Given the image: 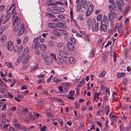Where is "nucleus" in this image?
<instances>
[{"label":"nucleus","mask_w":131,"mask_h":131,"mask_svg":"<svg viewBox=\"0 0 131 131\" xmlns=\"http://www.w3.org/2000/svg\"><path fill=\"white\" fill-rule=\"evenodd\" d=\"M89 2L85 1L83 4L80 5L78 4L77 6V9H79V10L80 8L81 9V11L82 12L85 10L88 7Z\"/></svg>","instance_id":"obj_1"},{"label":"nucleus","mask_w":131,"mask_h":131,"mask_svg":"<svg viewBox=\"0 0 131 131\" xmlns=\"http://www.w3.org/2000/svg\"><path fill=\"white\" fill-rule=\"evenodd\" d=\"M95 21L94 19H92L90 18H89L87 22V25L89 28H91L93 25L95 23Z\"/></svg>","instance_id":"obj_2"},{"label":"nucleus","mask_w":131,"mask_h":131,"mask_svg":"<svg viewBox=\"0 0 131 131\" xmlns=\"http://www.w3.org/2000/svg\"><path fill=\"white\" fill-rule=\"evenodd\" d=\"M94 7L92 4H90L88 8L86 13V15L87 16H89L93 10Z\"/></svg>","instance_id":"obj_3"},{"label":"nucleus","mask_w":131,"mask_h":131,"mask_svg":"<svg viewBox=\"0 0 131 131\" xmlns=\"http://www.w3.org/2000/svg\"><path fill=\"white\" fill-rule=\"evenodd\" d=\"M99 23H95L94 24H93L92 28V31L93 32L97 31L99 30Z\"/></svg>","instance_id":"obj_4"},{"label":"nucleus","mask_w":131,"mask_h":131,"mask_svg":"<svg viewBox=\"0 0 131 131\" xmlns=\"http://www.w3.org/2000/svg\"><path fill=\"white\" fill-rule=\"evenodd\" d=\"M58 52H59V55L61 57L66 58L67 56V53L65 52L61 51L60 49H58Z\"/></svg>","instance_id":"obj_5"},{"label":"nucleus","mask_w":131,"mask_h":131,"mask_svg":"<svg viewBox=\"0 0 131 131\" xmlns=\"http://www.w3.org/2000/svg\"><path fill=\"white\" fill-rule=\"evenodd\" d=\"M16 15L14 17H16V19H14V21L13 22V25H18L20 24L21 22V19L20 18H18V17L16 16Z\"/></svg>","instance_id":"obj_6"},{"label":"nucleus","mask_w":131,"mask_h":131,"mask_svg":"<svg viewBox=\"0 0 131 131\" xmlns=\"http://www.w3.org/2000/svg\"><path fill=\"white\" fill-rule=\"evenodd\" d=\"M46 63L47 65L51 64L52 62L53 59L50 56H47L46 58Z\"/></svg>","instance_id":"obj_7"},{"label":"nucleus","mask_w":131,"mask_h":131,"mask_svg":"<svg viewBox=\"0 0 131 131\" xmlns=\"http://www.w3.org/2000/svg\"><path fill=\"white\" fill-rule=\"evenodd\" d=\"M8 19L6 18L5 16L2 15L0 18V22L1 23H2L3 24H5L7 21Z\"/></svg>","instance_id":"obj_8"},{"label":"nucleus","mask_w":131,"mask_h":131,"mask_svg":"<svg viewBox=\"0 0 131 131\" xmlns=\"http://www.w3.org/2000/svg\"><path fill=\"white\" fill-rule=\"evenodd\" d=\"M15 6V5L14 4H13L8 9L9 11H10L13 7V10L12 11V14L13 15L12 17H14L16 15V12L15 9L14 8Z\"/></svg>","instance_id":"obj_9"},{"label":"nucleus","mask_w":131,"mask_h":131,"mask_svg":"<svg viewBox=\"0 0 131 131\" xmlns=\"http://www.w3.org/2000/svg\"><path fill=\"white\" fill-rule=\"evenodd\" d=\"M7 48L10 51H12L13 48V44L12 41H9L7 43Z\"/></svg>","instance_id":"obj_10"},{"label":"nucleus","mask_w":131,"mask_h":131,"mask_svg":"<svg viewBox=\"0 0 131 131\" xmlns=\"http://www.w3.org/2000/svg\"><path fill=\"white\" fill-rule=\"evenodd\" d=\"M23 26L24 25H22V26L18 32L17 34H16V35L20 36L23 34L25 31V29Z\"/></svg>","instance_id":"obj_11"},{"label":"nucleus","mask_w":131,"mask_h":131,"mask_svg":"<svg viewBox=\"0 0 131 131\" xmlns=\"http://www.w3.org/2000/svg\"><path fill=\"white\" fill-rule=\"evenodd\" d=\"M107 25H106V24H103L101 25L100 28V30L101 31L103 30L104 32L106 31L107 29Z\"/></svg>","instance_id":"obj_12"},{"label":"nucleus","mask_w":131,"mask_h":131,"mask_svg":"<svg viewBox=\"0 0 131 131\" xmlns=\"http://www.w3.org/2000/svg\"><path fill=\"white\" fill-rule=\"evenodd\" d=\"M53 82H54L56 83H58L62 81V80L61 78H57L56 77H54L52 78Z\"/></svg>","instance_id":"obj_13"},{"label":"nucleus","mask_w":131,"mask_h":131,"mask_svg":"<svg viewBox=\"0 0 131 131\" xmlns=\"http://www.w3.org/2000/svg\"><path fill=\"white\" fill-rule=\"evenodd\" d=\"M67 46L70 50L73 51L74 50V47L73 45L71 42H68L67 44Z\"/></svg>","instance_id":"obj_14"},{"label":"nucleus","mask_w":131,"mask_h":131,"mask_svg":"<svg viewBox=\"0 0 131 131\" xmlns=\"http://www.w3.org/2000/svg\"><path fill=\"white\" fill-rule=\"evenodd\" d=\"M115 2L116 4L118 9L120 11H121L122 9V5L120 3L118 0H116Z\"/></svg>","instance_id":"obj_15"},{"label":"nucleus","mask_w":131,"mask_h":131,"mask_svg":"<svg viewBox=\"0 0 131 131\" xmlns=\"http://www.w3.org/2000/svg\"><path fill=\"white\" fill-rule=\"evenodd\" d=\"M109 115L110 117V119H112V120L115 121H117V117L116 115H113L111 113H110Z\"/></svg>","instance_id":"obj_16"},{"label":"nucleus","mask_w":131,"mask_h":131,"mask_svg":"<svg viewBox=\"0 0 131 131\" xmlns=\"http://www.w3.org/2000/svg\"><path fill=\"white\" fill-rule=\"evenodd\" d=\"M108 17L109 21L111 23L114 22V19L112 14L111 13H109L108 14Z\"/></svg>","instance_id":"obj_17"},{"label":"nucleus","mask_w":131,"mask_h":131,"mask_svg":"<svg viewBox=\"0 0 131 131\" xmlns=\"http://www.w3.org/2000/svg\"><path fill=\"white\" fill-rule=\"evenodd\" d=\"M14 125L15 127L17 129L20 130L22 128V126L20 125L19 122L16 124L14 123Z\"/></svg>","instance_id":"obj_18"},{"label":"nucleus","mask_w":131,"mask_h":131,"mask_svg":"<svg viewBox=\"0 0 131 131\" xmlns=\"http://www.w3.org/2000/svg\"><path fill=\"white\" fill-rule=\"evenodd\" d=\"M30 56L29 55L26 56L25 58H24L22 61L23 63H28V62L29 60Z\"/></svg>","instance_id":"obj_19"},{"label":"nucleus","mask_w":131,"mask_h":131,"mask_svg":"<svg viewBox=\"0 0 131 131\" xmlns=\"http://www.w3.org/2000/svg\"><path fill=\"white\" fill-rule=\"evenodd\" d=\"M126 74L125 72H123L118 73L116 75L117 78H120L123 77Z\"/></svg>","instance_id":"obj_20"},{"label":"nucleus","mask_w":131,"mask_h":131,"mask_svg":"<svg viewBox=\"0 0 131 131\" xmlns=\"http://www.w3.org/2000/svg\"><path fill=\"white\" fill-rule=\"evenodd\" d=\"M61 30L59 29H54L52 31V33L56 35L59 36L60 34L59 33V32Z\"/></svg>","instance_id":"obj_21"},{"label":"nucleus","mask_w":131,"mask_h":131,"mask_svg":"<svg viewBox=\"0 0 131 131\" xmlns=\"http://www.w3.org/2000/svg\"><path fill=\"white\" fill-rule=\"evenodd\" d=\"M122 82L124 85H126L129 82L128 79L127 78H124L122 80Z\"/></svg>","instance_id":"obj_22"},{"label":"nucleus","mask_w":131,"mask_h":131,"mask_svg":"<svg viewBox=\"0 0 131 131\" xmlns=\"http://www.w3.org/2000/svg\"><path fill=\"white\" fill-rule=\"evenodd\" d=\"M6 39V36L5 35H3L1 37L0 41L2 42H5Z\"/></svg>","instance_id":"obj_23"},{"label":"nucleus","mask_w":131,"mask_h":131,"mask_svg":"<svg viewBox=\"0 0 131 131\" xmlns=\"http://www.w3.org/2000/svg\"><path fill=\"white\" fill-rule=\"evenodd\" d=\"M48 26L49 27L51 28H54L56 27V24L53 23H49Z\"/></svg>","instance_id":"obj_24"},{"label":"nucleus","mask_w":131,"mask_h":131,"mask_svg":"<svg viewBox=\"0 0 131 131\" xmlns=\"http://www.w3.org/2000/svg\"><path fill=\"white\" fill-rule=\"evenodd\" d=\"M103 20L106 25H108V19L107 17L105 15H104L103 17Z\"/></svg>","instance_id":"obj_25"},{"label":"nucleus","mask_w":131,"mask_h":131,"mask_svg":"<svg viewBox=\"0 0 131 131\" xmlns=\"http://www.w3.org/2000/svg\"><path fill=\"white\" fill-rule=\"evenodd\" d=\"M23 63V69L24 70H26L27 68L28 63Z\"/></svg>","instance_id":"obj_26"},{"label":"nucleus","mask_w":131,"mask_h":131,"mask_svg":"<svg viewBox=\"0 0 131 131\" xmlns=\"http://www.w3.org/2000/svg\"><path fill=\"white\" fill-rule=\"evenodd\" d=\"M41 49L42 50H45L46 49V46L43 44H41L40 46Z\"/></svg>","instance_id":"obj_27"},{"label":"nucleus","mask_w":131,"mask_h":131,"mask_svg":"<svg viewBox=\"0 0 131 131\" xmlns=\"http://www.w3.org/2000/svg\"><path fill=\"white\" fill-rule=\"evenodd\" d=\"M123 27L122 25H121L118 28V32L119 33H120L121 31L123 30Z\"/></svg>","instance_id":"obj_28"},{"label":"nucleus","mask_w":131,"mask_h":131,"mask_svg":"<svg viewBox=\"0 0 131 131\" xmlns=\"http://www.w3.org/2000/svg\"><path fill=\"white\" fill-rule=\"evenodd\" d=\"M56 46L57 48L58 49H59L63 47V45L62 43L60 42L57 43Z\"/></svg>","instance_id":"obj_29"},{"label":"nucleus","mask_w":131,"mask_h":131,"mask_svg":"<svg viewBox=\"0 0 131 131\" xmlns=\"http://www.w3.org/2000/svg\"><path fill=\"white\" fill-rule=\"evenodd\" d=\"M108 9L110 10L111 13H112L113 14L114 12V9L113 8V7L111 5H110L108 7Z\"/></svg>","instance_id":"obj_30"},{"label":"nucleus","mask_w":131,"mask_h":131,"mask_svg":"<svg viewBox=\"0 0 131 131\" xmlns=\"http://www.w3.org/2000/svg\"><path fill=\"white\" fill-rule=\"evenodd\" d=\"M109 107L108 105H106L105 106V108L104 111H106V114L107 115L108 114V113L109 112Z\"/></svg>","instance_id":"obj_31"},{"label":"nucleus","mask_w":131,"mask_h":131,"mask_svg":"<svg viewBox=\"0 0 131 131\" xmlns=\"http://www.w3.org/2000/svg\"><path fill=\"white\" fill-rule=\"evenodd\" d=\"M130 7L129 6H128L125 8V9L123 12V13L125 15L127 14V13L128 12L129 9Z\"/></svg>","instance_id":"obj_32"},{"label":"nucleus","mask_w":131,"mask_h":131,"mask_svg":"<svg viewBox=\"0 0 131 131\" xmlns=\"http://www.w3.org/2000/svg\"><path fill=\"white\" fill-rule=\"evenodd\" d=\"M56 27H59L61 28L63 26V24L61 22H58L56 24Z\"/></svg>","instance_id":"obj_33"},{"label":"nucleus","mask_w":131,"mask_h":131,"mask_svg":"<svg viewBox=\"0 0 131 131\" xmlns=\"http://www.w3.org/2000/svg\"><path fill=\"white\" fill-rule=\"evenodd\" d=\"M77 19L79 20L82 21L83 20L84 18H83V16L81 14H79L77 17Z\"/></svg>","instance_id":"obj_34"},{"label":"nucleus","mask_w":131,"mask_h":131,"mask_svg":"<svg viewBox=\"0 0 131 131\" xmlns=\"http://www.w3.org/2000/svg\"><path fill=\"white\" fill-rule=\"evenodd\" d=\"M38 102L39 105H41V106H44V103L43 101L41 99L38 100Z\"/></svg>","instance_id":"obj_35"},{"label":"nucleus","mask_w":131,"mask_h":131,"mask_svg":"<svg viewBox=\"0 0 131 131\" xmlns=\"http://www.w3.org/2000/svg\"><path fill=\"white\" fill-rule=\"evenodd\" d=\"M69 60L70 61L71 63H74L75 60V59L73 57H70Z\"/></svg>","instance_id":"obj_36"},{"label":"nucleus","mask_w":131,"mask_h":131,"mask_svg":"<svg viewBox=\"0 0 131 131\" xmlns=\"http://www.w3.org/2000/svg\"><path fill=\"white\" fill-rule=\"evenodd\" d=\"M5 66L11 68H13V66H12L11 63H9L6 62L5 63Z\"/></svg>","instance_id":"obj_37"},{"label":"nucleus","mask_w":131,"mask_h":131,"mask_svg":"<svg viewBox=\"0 0 131 131\" xmlns=\"http://www.w3.org/2000/svg\"><path fill=\"white\" fill-rule=\"evenodd\" d=\"M29 48L27 47H26L24 49L23 53H25L26 54H28L29 53Z\"/></svg>","instance_id":"obj_38"},{"label":"nucleus","mask_w":131,"mask_h":131,"mask_svg":"<svg viewBox=\"0 0 131 131\" xmlns=\"http://www.w3.org/2000/svg\"><path fill=\"white\" fill-rule=\"evenodd\" d=\"M57 62L58 63L61 64L63 62V60L61 58L59 57L57 59Z\"/></svg>","instance_id":"obj_39"},{"label":"nucleus","mask_w":131,"mask_h":131,"mask_svg":"<svg viewBox=\"0 0 131 131\" xmlns=\"http://www.w3.org/2000/svg\"><path fill=\"white\" fill-rule=\"evenodd\" d=\"M5 30V27H1L0 28V36L3 33Z\"/></svg>","instance_id":"obj_40"},{"label":"nucleus","mask_w":131,"mask_h":131,"mask_svg":"<svg viewBox=\"0 0 131 131\" xmlns=\"http://www.w3.org/2000/svg\"><path fill=\"white\" fill-rule=\"evenodd\" d=\"M41 35L38 36V37L35 38L33 40V42L34 43H36L38 40L41 38Z\"/></svg>","instance_id":"obj_41"},{"label":"nucleus","mask_w":131,"mask_h":131,"mask_svg":"<svg viewBox=\"0 0 131 131\" xmlns=\"http://www.w3.org/2000/svg\"><path fill=\"white\" fill-rule=\"evenodd\" d=\"M95 54V51L94 50H92L90 53V57H93L94 56Z\"/></svg>","instance_id":"obj_42"},{"label":"nucleus","mask_w":131,"mask_h":131,"mask_svg":"<svg viewBox=\"0 0 131 131\" xmlns=\"http://www.w3.org/2000/svg\"><path fill=\"white\" fill-rule=\"evenodd\" d=\"M105 74L106 72L105 71H103L101 73V74L99 75V77L100 78L103 77Z\"/></svg>","instance_id":"obj_43"},{"label":"nucleus","mask_w":131,"mask_h":131,"mask_svg":"<svg viewBox=\"0 0 131 131\" xmlns=\"http://www.w3.org/2000/svg\"><path fill=\"white\" fill-rule=\"evenodd\" d=\"M57 9H53V10H52L51 11L54 14H59V10Z\"/></svg>","instance_id":"obj_44"},{"label":"nucleus","mask_w":131,"mask_h":131,"mask_svg":"<svg viewBox=\"0 0 131 131\" xmlns=\"http://www.w3.org/2000/svg\"><path fill=\"white\" fill-rule=\"evenodd\" d=\"M28 116L30 117V119H34L35 118L34 117L33 115L31 113H29L28 115Z\"/></svg>","instance_id":"obj_45"},{"label":"nucleus","mask_w":131,"mask_h":131,"mask_svg":"<svg viewBox=\"0 0 131 131\" xmlns=\"http://www.w3.org/2000/svg\"><path fill=\"white\" fill-rule=\"evenodd\" d=\"M28 37L26 36L25 37L24 40V44H26L27 43V41L28 39Z\"/></svg>","instance_id":"obj_46"},{"label":"nucleus","mask_w":131,"mask_h":131,"mask_svg":"<svg viewBox=\"0 0 131 131\" xmlns=\"http://www.w3.org/2000/svg\"><path fill=\"white\" fill-rule=\"evenodd\" d=\"M70 41L72 42L74 44H76V41L74 38L73 37H71L70 38Z\"/></svg>","instance_id":"obj_47"},{"label":"nucleus","mask_w":131,"mask_h":131,"mask_svg":"<svg viewBox=\"0 0 131 131\" xmlns=\"http://www.w3.org/2000/svg\"><path fill=\"white\" fill-rule=\"evenodd\" d=\"M109 2L113 7L115 6V3L113 0H109Z\"/></svg>","instance_id":"obj_48"},{"label":"nucleus","mask_w":131,"mask_h":131,"mask_svg":"<svg viewBox=\"0 0 131 131\" xmlns=\"http://www.w3.org/2000/svg\"><path fill=\"white\" fill-rule=\"evenodd\" d=\"M38 68V67L37 65H36V66H35V67H32V68L31 69V71H35V70H36Z\"/></svg>","instance_id":"obj_49"},{"label":"nucleus","mask_w":131,"mask_h":131,"mask_svg":"<svg viewBox=\"0 0 131 131\" xmlns=\"http://www.w3.org/2000/svg\"><path fill=\"white\" fill-rule=\"evenodd\" d=\"M48 45L50 47H53L54 45V43L52 41H50L48 43Z\"/></svg>","instance_id":"obj_50"},{"label":"nucleus","mask_w":131,"mask_h":131,"mask_svg":"<svg viewBox=\"0 0 131 131\" xmlns=\"http://www.w3.org/2000/svg\"><path fill=\"white\" fill-rule=\"evenodd\" d=\"M34 126H31L28 128V131H32L34 129Z\"/></svg>","instance_id":"obj_51"},{"label":"nucleus","mask_w":131,"mask_h":131,"mask_svg":"<svg viewBox=\"0 0 131 131\" xmlns=\"http://www.w3.org/2000/svg\"><path fill=\"white\" fill-rule=\"evenodd\" d=\"M85 82V79H83L82 80H81L80 83V86H82V85L84 84Z\"/></svg>","instance_id":"obj_52"},{"label":"nucleus","mask_w":131,"mask_h":131,"mask_svg":"<svg viewBox=\"0 0 131 131\" xmlns=\"http://www.w3.org/2000/svg\"><path fill=\"white\" fill-rule=\"evenodd\" d=\"M58 10L59 12L60 11L61 12H63L64 10V9L62 7H59L58 9Z\"/></svg>","instance_id":"obj_53"},{"label":"nucleus","mask_w":131,"mask_h":131,"mask_svg":"<svg viewBox=\"0 0 131 131\" xmlns=\"http://www.w3.org/2000/svg\"><path fill=\"white\" fill-rule=\"evenodd\" d=\"M102 17V15L101 14H99L98 15L97 17V20L99 21L100 20Z\"/></svg>","instance_id":"obj_54"},{"label":"nucleus","mask_w":131,"mask_h":131,"mask_svg":"<svg viewBox=\"0 0 131 131\" xmlns=\"http://www.w3.org/2000/svg\"><path fill=\"white\" fill-rule=\"evenodd\" d=\"M10 125L9 124H5L3 127L1 129H7L8 127Z\"/></svg>","instance_id":"obj_55"},{"label":"nucleus","mask_w":131,"mask_h":131,"mask_svg":"<svg viewBox=\"0 0 131 131\" xmlns=\"http://www.w3.org/2000/svg\"><path fill=\"white\" fill-rule=\"evenodd\" d=\"M50 55L53 57L54 60H57L56 56L55 54L52 53H51Z\"/></svg>","instance_id":"obj_56"},{"label":"nucleus","mask_w":131,"mask_h":131,"mask_svg":"<svg viewBox=\"0 0 131 131\" xmlns=\"http://www.w3.org/2000/svg\"><path fill=\"white\" fill-rule=\"evenodd\" d=\"M100 94V93H99L97 94H95V93H94V94H95V95L94 96V99L95 100V99L98 98L99 97V95Z\"/></svg>","instance_id":"obj_57"},{"label":"nucleus","mask_w":131,"mask_h":131,"mask_svg":"<svg viewBox=\"0 0 131 131\" xmlns=\"http://www.w3.org/2000/svg\"><path fill=\"white\" fill-rule=\"evenodd\" d=\"M116 54L115 52H114V55H113V58L114 61L115 62H116Z\"/></svg>","instance_id":"obj_58"},{"label":"nucleus","mask_w":131,"mask_h":131,"mask_svg":"<svg viewBox=\"0 0 131 131\" xmlns=\"http://www.w3.org/2000/svg\"><path fill=\"white\" fill-rule=\"evenodd\" d=\"M106 95L107 96H109L110 95V92L109 91V89L107 88L106 89Z\"/></svg>","instance_id":"obj_59"},{"label":"nucleus","mask_w":131,"mask_h":131,"mask_svg":"<svg viewBox=\"0 0 131 131\" xmlns=\"http://www.w3.org/2000/svg\"><path fill=\"white\" fill-rule=\"evenodd\" d=\"M11 15V13L9 12L6 16H5L7 19L8 20L9 18L10 17Z\"/></svg>","instance_id":"obj_60"},{"label":"nucleus","mask_w":131,"mask_h":131,"mask_svg":"<svg viewBox=\"0 0 131 131\" xmlns=\"http://www.w3.org/2000/svg\"><path fill=\"white\" fill-rule=\"evenodd\" d=\"M42 94H45L46 95H47L49 94L47 91H43L41 93Z\"/></svg>","instance_id":"obj_61"},{"label":"nucleus","mask_w":131,"mask_h":131,"mask_svg":"<svg viewBox=\"0 0 131 131\" xmlns=\"http://www.w3.org/2000/svg\"><path fill=\"white\" fill-rule=\"evenodd\" d=\"M45 75L44 74H41L37 75V77L38 78H43L44 77Z\"/></svg>","instance_id":"obj_62"},{"label":"nucleus","mask_w":131,"mask_h":131,"mask_svg":"<svg viewBox=\"0 0 131 131\" xmlns=\"http://www.w3.org/2000/svg\"><path fill=\"white\" fill-rule=\"evenodd\" d=\"M102 40L103 39L102 38H100L99 39L97 43V45H98V46H99L100 45L101 42H102Z\"/></svg>","instance_id":"obj_63"},{"label":"nucleus","mask_w":131,"mask_h":131,"mask_svg":"<svg viewBox=\"0 0 131 131\" xmlns=\"http://www.w3.org/2000/svg\"><path fill=\"white\" fill-rule=\"evenodd\" d=\"M58 17L60 19H64L65 17L62 15H59L58 16Z\"/></svg>","instance_id":"obj_64"}]
</instances>
